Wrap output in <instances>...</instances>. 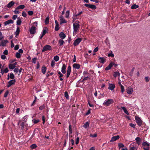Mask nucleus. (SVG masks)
Masks as SVG:
<instances>
[{"label":"nucleus","instance_id":"56","mask_svg":"<svg viewBox=\"0 0 150 150\" xmlns=\"http://www.w3.org/2000/svg\"><path fill=\"white\" fill-rule=\"evenodd\" d=\"M121 92L122 93H123L125 91L124 87L123 86H121Z\"/></svg>","mask_w":150,"mask_h":150},{"label":"nucleus","instance_id":"34","mask_svg":"<svg viewBox=\"0 0 150 150\" xmlns=\"http://www.w3.org/2000/svg\"><path fill=\"white\" fill-rule=\"evenodd\" d=\"M45 22L46 24H47L49 23V17L48 16L47 17L45 18Z\"/></svg>","mask_w":150,"mask_h":150},{"label":"nucleus","instance_id":"48","mask_svg":"<svg viewBox=\"0 0 150 150\" xmlns=\"http://www.w3.org/2000/svg\"><path fill=\"white\" fill-rule=\"evenodd\" d=\"M22 15L23 17H25L27 16V14L25 12L23 11L22 13Z\"/></svg>","mask_w":150,"mask_h":150},{"label":"nucleus","instance_id":"58","mask_svg":"<svg viewBox=\"0 0 150 150\" xmlns=\"http://www.w3.org/2000/svg\"><path fill=\"white\" fill-rule=\"evenodd\" d=\"M42 123L44 124L45 123V116L44 115L42 116Z\"/></svg>","mask_w":150,"mask_h":150},{"label":"nucleus","instance_id":"11","mask_svg":"<svg viewBox=\"0 0 150 150\" xmlns=\"http://www.w3.org/2000/svg\"><path fill=\"white\" fill-rule=\"evenodd\" d=\"M115 87V85L112 83H109L108 88L111 91L113 90Z\"/></svg>","mask_w":150,"mask_h":150},{"label":"nucleus","instance_id":"49","mask_svg":"<svg viewBox=\"0 0 150 150\" xmlns=\"http://www.w3.org/2000/svg\"><path fill=\"white\" fill-rule=\"evenodd\" d=\"M18 10V9H17L16 8L15 9V10L14 11V13L16 14H18L19 13V12Z\"/></svg>","mask_w":150,"mask_h":150},{"label":"nucleus","instance_id":"16","mask_svg":"<svg viewBox=\"0 0 150 150\" xmlns=\"http://www.w3.org/2000/svg\"><path fill=\"white\" fill-rule=\"evenodd\" d=\"M119 136L118 135L113 137H112L110 142H114L117 139H118L119 138Z\"/></svg>","mask_w":150,"mask_h":150},{"label":"nucleus","instance_id":"6","mask_svg":"<svg viewBox=\"0 0 150 150\" xmlns=\"http://www.w3.org/2000/svg\"><path fill=\"white\" fill-rule=\"evenodd\" d=\"M84 6L86 7L91 8L93 10H95L96 8V6L93 5L85 4H84Z\"/></svg>","mask_w":150,"mask_h":150},{"label":"nucleus","instance_id":"23","mask_svg":"<svg viewBox=\"0 0 150 150\" xmlns=\"http://www.w3.org/2000/svg\"><path fill=\"white\" fill-rule=\"evenodd\" d=\"M47 70V68L45 66H42L41 69V71L42 73L43 74H45Z\"/></svg>","mask_w":150,"mask_h":150},{"label":"nucleus","instance_id":"60","mask_svg":"<svg viewBox=\"0 0 150 150\" xmlns=\"http://www.w3.org/2000/svg\"><path fill=\"white\" fill-rule=\"evenodd\" d=\"M47 33V31L46 30H44L42 32V34L43 35H45L46 33Z\"/></svg>","mask_w":150,"mask_h":150},{"label":"nucleus","instance_id":"10","mask_svg":"<svg viewBox=\"0 0 150 150\" xmlns=\"http://www.w3.org/2000/svg\"><path fill=\"white\" fill-rule=\"evenodd\" d=\"M16 62L13 64H10L8 65L9 68L11 69H13L16 67V65L17 64Z\"/></svg>","mask_w":150,"mask_h":150},{"label":"nucleus","instance_id":"26","mask_svg":"<svg viewBox=\"0 0 150 150\" xmlns=\"http://www.w3.org/2000/svg\"><path fill=\"white\" fill-rule=\"evenodd\" d=\"M72 18L73 21V22H74L76 20L78 19L79 18H78L77 15H76V14L75 13L73 14Z\"/></svg>","mask_w":150,"mask_h":150},{"label":"nucleus","instance_id":"21","mask_svg":"<svg viewBox=\"0 0 150 150\" xmlns=\"http://www.w3.org/2000/svg\"><path fill=\"white\" fill-rule=\"evenodd\" d=\"M105 42L106 44V45H107L108 46H110V43L109 42V41L108 39V37H106L105 40Z\"/></svg>","mask_w":150,"mask_h":150},{"label":"nucleus","instance_id":"40","mask_svg":"<svg viewBox=\"0 0 150 150\" xmlns=\"http://www.w3.org/2000/svg\"><path fill=\"white\" fill-rule=\"evenodd\" d=\"M37 147V145L35 144H33L31 145L30 147L31 149H34L36 148Z\"/></svg>","mask_w":150,"mask_h":150},{"label":"nucleus","instance_id":"59","mask_svg":"<svg viewBox=\"0 0 150 150\" xmlns=\"http://www.w3.org/2000/svg\"><path fill=\"white\" fill-rule=\"evenodd\" d=\"M28 116L27 115H26L23 118V119L24 120V121H25L28 119Z\"/></svg>","mask_w":150,"mask_h":150},{"label":"nucleus","instance_id":"30","mask_svg":"<svg viewBox=\"0 0 150 150\" xmlns=\"http://www.w3.org/2000/svg\"><path fill=\"white\" fill-rule=\"evenodd\" d=\"M120 73L117 71L115 72H114V74L113 76L115 77H116L117 76H120Z\"/></svg>","mask_w":150,"mask_h":150},{"label":"nucleus","instance_id":"54","mask_svg":"<svg viewBox=\"0 0 150 150\" xmlns=\"http://www.w3.org/2000/svg\"><path fill=\"white\" fill-rule=\"evenodd\" d=\"M55 23L56 26L55 28H59V24L57 21H55Z\"/></svg>","mask_w":150,"mask_h":150},{"label":"nucleus","instance_id":"13","mask_svg":"<svg viewBox=\"0 0 150 150\" xmlns=\"http://www.w3.org/2000/svg\"><path fill=\"white\" fill-rule=\"evenodd\" d=\"M66 66L64 64H63L62 65L61 68V72L63 74H64L66 73Z\"/></svg>","mask_w":150,"mask_h":150},{"label":"nucleus","instance_id":"9","mask_svg":"<svg viewBox=\"0 0 150 150\" xmlns=\"http://www.w3.org/2000/svg\"><path fill=\"white\" fill-rule=\"evenodd\" d=\"M99 62L101 63L104 64L106 62V59L103 57H98Z\"/></svg>","mask_w":150,"mask_h":150},{"label":"nucleus","instance_id":"61","mask_svg":"<svg viewBox=\"0 0 150 150\" xmlns=\"http://www.w3.org/2000/svg\"><path fill=\"white\" fill-rule=\"evenodd\" d=\"M113 65H114V63L112 62H111L109 64L108 66L109 67H110V68H111L113 66Z\"/></svg>","mask_w":150,"mask_h":150},{"label":"nucleus","instance_id":"4","mask_svg":"<svg viewBox=\"0 0 150 150\" xmlns=\"http://www.w3.org/2000/svg\"><path fill=\"white\" fill-rule=\"evenodd\" d=\"M135 118L138 125L139 126H141L142 124V122L140 118L139 117L136 116L135 117Z\"/></svg>","mask_w":150,"mask_h":150},{"label":"nucleus","instance_id":"55","mask_svg":"<svg viewBox=\"0 0 150 150\" xmlns=\"http://www.w3.org/2000/svg\"><path fill=\"white\" fill-rule=\"evenodd\" d=\"M79 137H77L76 138V144H77L79 143Z\"/></svg>","mask_w":150,"mask_h":150},{"label":"nucleus","instance_id":"15","mask_svg":"<svg viewBox=\"0 0 150 150\" xmlns=\"http://www.w3.org/2000/svg\"><path fill=\"white\" fill-rule=\"evenodd\" d=\"M80 67V64L77 63H74L73 64V68L76 69H79Z\"/></svg>","mask_w":150,"mask_h":150},{"label":"nucleus","instance_id":"20","mask_svg":"<svg viewBox=\"0 0 150 150\" xmlns=\"http://www.w3.org/2000/svg\"><path fill=\"white\" fill-rule=\"evenodd\" d=\"M135 140L138 145H139L141 144V139L139 137H136Z\"/></svg>","mask_w":150,"mask_h":150},{"label":"nucleus","instance_id":"3","mask_svg":"<svg viewBox=\"0 0 150 150\" xmlns=\"http://www.w3.org/2000/svg\"><path fill=\"white\" fill-rule=\"evenodd\" d=\"M16 80L15 79H12L9 81L7 83V86L8 88H9L12 85L15 84L16 82Z\"/></svg>","mask_w":150,"mask_h":150},{"label":"nucleus","instance_id":"27","mask_svg":"<svg viewBox=\"0 0 150 150\" xmlns=\"http://www.w3.org/2000/svg\"><path fill=\"white\" fill-rule=\"evenodd\" d=\"M89 124L88 122H87L84 124L83 127L84 128L86 129L89 126Z\"/></svg>","mask_w":150,"mask_h":150},{"label":"nucleus","instance_id":"18","mask_svg":"<svg viewBox=\"0 0 150 150\" xmlns=\"http://www.w3.org/2000/svg\"><path fill=\"white\" fill-rule=\"evenodd\" d=\"M59 36L62 39H63L66 37V35L63 32H61L59 34Z\"/></svg>","mask_w":150,"mask_h":150},{"label":"nucleus","instance_id":"22","mask_svg":"<svg viewBox=\"0 0 150 150\" xmlns=\"http://www.w3.org/2000/svg\"><path fill=\"white\" fill-rule=\"evenodd\" d=\"M121 109L123 110L124 112L127 115H129V113L127 110L124 107H122Z\"/></svg>","mask_w":150,"mask_h":150},{"label":"nucleus","instance_id":"7","mask_svg":"<svg viewBox=\"0 0 150 150\" xmlns=\"http://www.w3.org/2000/svg\"><path fill=\"white\" fill-rule=\"evenodd\" d=\"M82 39L81 38H78L76 39L74 41L73 43V45L75 46H76L79 45V43L81 42Z\"/></svg>","mask_w":150,"mask_h":150},{"label":"nucleus","instance_id":"52","mask_svg":"<svg viewBox=\"0 0 150 150\" xmlns=\"http://www.w3.org/2000/svg\"><path fill=\"white\" fill-rule=\"evenodd\" d=\"M1 58L2 59L4 60L6 59V56L2 54L1 56Z\"/></svg>","mask_w":150,"mask_h":150},{"label":"nucleus","instance_id":"5","mask_svg":"<svg viewBox=\"0 0 150 150\" xmlns=\"http://www.w3.org/2000/svg\"><path fill=\"white\" fill-rule=\"evenodd\" d=\"M126 90L127 93L129 94H131L133 91V88L130 86L128 87L126 89Z\"/></svg>","mask_w":150,"mask_h":150},{"label":"nucleus","instance_id":"46","mask_svg":"<svg viewBox=\"0 0 150 150\" xmlns=\"http://www.w3.org/2000/svg\"><path fill=\"white\" fill-rule=\"evenodd\" d=\"M28 14L29 16H32L33 14V12L32 11H28Z\"/></svg>","mask_w":150,"mask_h":150},{"label":"nucleus","instance_id":"63","mask_svg":"<svg viewBox=\"0 0 150 150\" xmlns=\"http://www.w3.org/2000/svg\"><path fill=\"white\" fill-rule=\"evenodd\" d=\"M58 73L59 75V78L62 77L63 76V75L60 71L58 72Z\"/></svg>","mask_w":150,"mask_h":150},{"label":"nucleus","instance_id":"62","mask_svg":"<svg viewBox=\"0 0 150 150\" xmlns=\"http://www.w3.org/2000/svg\"><path fill=\"white\" fill-rule=\"evenodd\" d=\"M90 137H96L97 136V135L96 134H90Z\"/></svg>","mask_w":150,"mask_h":150},{"label":"nucleus","instance_id":"57","mask_svg":"<svg viewBox=\"0 0 150 150\" xmlns=\"http://www.w3.org/2000/svg\"><path fill=\"white\" fill-rule=\"evenodd\" d=\"M19 71L18 68L17 67L16 68L14 69V71L15 73H17L18 72V71Z\"/></svg>","mask_w":150,"mask_h":150},{"label":"nucleus","instance_id":"64","mask_svg":"<svg viewBox=\"0 0 150 150\" xmlns=\"http://www.w3.org/2000/svg\"><path fill=\"white\" fill-rule=\"evenodd\" d=\"M19 48V46L18 45H16L14 47V49L15 50H18Z\"/></svg>","mask_w":150,"mask_h":150},{"label":"nucleus","instance_id":"45","mask_svg":"<svg viewBox=\"0 0 150 150\" xmlns=\"http://www.w3.org/2000/svg\"><path fill=\"white\" fill-rule=\"evenodd\" d=\"M118 146L119 148H123L124 146L123 144L121 143H120L118 144Z\"/></svg>","mask_w":150,"mask_h":150},{"label":"nucleus","instance_id":"12","mask_svg":"<svg viewBox=\"0 0 150 150\" xmlns=\"http://www.w3.org/2000/svg\"><path fill=\"white\" fill-rule=\"evenodd\" d=\"M59 18L60 21V23L61 24L67 23V21L62 16H60Z\"/></svg>","mask_w":150,"mask_h":150},{"label":"nucleus","instance_id":"42","mask_svg":"<svg viewBox=\"0 0 150 150\" xmlns=\"http://www.w3.org/2000/svg\"><path fill=\"white\" fill-rule=\"evenodd\" d=\"M142 145L143 146H149V144L147 143L146 142H144L142 143Z\"/></svg>","mask_w":150,"mask_h":150},{"label":"nucleus","instance_id":"44","mask_svg":"<svg viewBox=\"0 0 150 150\" xmlns=\"http://www.w3.org/2000/svg\"><path fill=\"white\" fill-rule=\"evenodd\" d=\"M55 64V62L54 60H52L51 62V65L52 67H54Z\"/></svg>","mask_w":150,"mask_h":150},{"label":"nucleus","instance_id":"17","mask_svg":"<svg viewBox=\"0 0 150 150\" xmlns=\"http://www.w3.org/2000/svg\"><path fill=\"white\" fill-rule=\"evenodd\" d=\"M13 23V21L12 20H8L4 23V24L5 26L8 25L10 23Z\"/></svg>","mask_w":150,"mask_h":150},{"label":"nucleus","instance_id":"38","mask_svg":"<svg viewBox=\"0 0 150 150\" xmlns=\"http://www.w3.org/2000/svg\"><path fill=\"white\" fill-rule=\"evenodd\" d=\"M64 96L66 98L69 99V97L68 94V93L67 91H66L64 93Z\"/></svg>","mask_w":150,"mask_h":150},{"label":"nucleus","instance_id":"2","mask_svg":"<svg viewBox=\"0 0 150 150\" xmlns=\"http://www.w3.org/2000/svg\"><path fill=\"white\" fill-rule=\"evenodd\" d=\"M52 50L51 47L49 45H46L43 48L42 51L43 52L46 51L50 50Z\"/></svg>","mask_w":150,"mask_h":150},{"label":"nucleus","instance_id":"19","mask_svg":"<svg viewBox=\"0 0 150 150\" xmlns=\"http://www.w3.org/2000/svg\"><path fill=\"white\" fill-rule=\"evenodd\" d=\"M14 2L13 1H11L7 5V7L8 8H11L14 5Z\"/></svg>","mask_w":150,"mask_h":150},{"label":"nucleus","instance_id":"29","mask_svg":"<svg viewBox=\"0 0 150 150\" xmlns=\"http://www.w3.org/2000/svg\"><path fill=\"white\" fill-rule=\"evenodd\" d=\"M64 43V41L62 39H61L59 40L58 43L59 45V46H61Z\"/></svg>","mask_w":150,"mask_h":150},{"label":"nucleus","instance_id":"28","mask_svg":"<svg viewBox=\"0 0 150 150\" xmlns=\"http://www.w3.org/2000/svg\"><path fill=\"white\" fill-rule=\"evenodd\" d=\"M29 31L31 34H34L36 32L35 29H30Z\"/></svg>","mask_w":150,"mask_h":150},{"label":"nucleus","instance_id":"43","mask_svg":"<svg viewBox=\"0 0 150 150\" xmlns=\"http://www.w3.org/2000/svg\"><path fill=\"white\" fill-rule=\"evenodd\" d=\"M9 76L10 79H13L14 78V76L13 74L12 73L10 74V75H9Z\"/></svg>","mask_w":150,"mask_h":150},{"label":"nucleus","instance_id":"25","mask_svg":"<svg viewBox=\"0 0 150 150\" xmlns=\"http://www.w3.org/2000/svg\"><path fill=\"white\" fill-rule=\"evenodd\" d=\"M21 22L22 21L20 18L19 17L18 18L16 22L17 25H20L21 24Z\"/></svg>","mask_w":150,"mask_h":150},{"label":"nucleus","instance_id":"31","mask_svg":"<svg viewBox=\"0 0 150 150\" xmlns=\"http://www.w3.org/2000/svg\"><path fill=\"white\" fill-rule=\"evenodd\" d=\"M25 8L24 5H21L18 6L17 7H16L17 9H23Z\"/></svg>","mask_w":150,"mask_h":150},{"label":"nucleus","instance_id":"32","mask_svg":"<svg viewBox=\"0 0 150 150\" xmlns=\"http://www.w3.org/2000/svg\"><path fill=\"white\" fill-rule=\"evenodd\" d=\"M139 7V6L137 5H136L135 4H134L132 5L131 7L132 9H135Z\"/></svg>","mask_w":150,"mask_h":150},{"label":"nucleus","instance_id":"39","mask_svg":"<svg viewBox=\"0 0 150 150\" xmlns=\"http://www.w3.org/2000/svg\"><path fill=\"white\" fill-rule=\"evenodd\" d=\"M134 68H133L131 70V71L129 73V75L130 76H132V75H133V71H134Z\"/></svg>","mask_w":150,"mask_h":150},{"label":"nucleus","instance_id":"50","mask_svg":"<svg viewBox=\"0 0 150 150\" xmlns=\"http://www.w3.org/2000/svg\"><path fill=\"white\" fill-rule=\"evenodd\" d=\"M37 59V58L36 57L33 58L32 60V63H33L34 64H35L36 63V61Z\"/></svg>","mask_w":150,"mask_h":150},{"label":"nucleus","instance_id":"35","mask_svg":"<svg viewBox=\"0 0 150 150\" xmlns=\"http://www.w3.org/2000/svg\"><path fill=\"white\" fill-rule=\"evenodd\" d=\"M69 134H71L72 133V129L71 126V125H69Z\"/></svg>","mask_w":150,"mask_h":150},{"label":"nucleus","instance_id":"33","mask_svg":"<svg viewBox=\"0 0 150 150\" xmlns=\"http://www.w3.org/2000/svg\"><path fill=\"white\" fill-rule=\"evenodd\" d=\"M70 11L69 10L67 11L65 13V17L68 18L69 17V15Z\"/></svg>","mask_w":150,"mask_h":150},{"label":"nucleus","instance_id":"51","mask_svg":"<svg viewBox=\"0 0 150 150\" xmlns=\"http://www.w3.org/2000/svg\"><path fill=\"white\" fill-rule=\"evenodd\" d=\"M78 29H74V32H73V35L75 36L76 35V32L78 30Z\"/></svg>","mask_w":150,"mask_h":150},{"label":"nucleus","instance_id":"14","mask_svg":"<svg viewBox=\"0 0 150 150\" xmlns=\"http://www.w3.org/2000/svg\"><path fill=\"white\" fill-rule=\"evenodd\" d=\"M79 22L78 21H76L73 24L74 28H78L79 26Z\"/></svg>","mask_w":150,"mask_h":150},{"label":"nucleus","instance_id":"41","mask_svg":"<svg viewBox=\"0 0 150 150\" xmlns=\"http://www.w3.org/2000/svg\"><path fill=\"white\" fill-rule=\"evenodd\" d=\"M16 57L18 58H20L21 57V55L18 52H17L16 54Z\"/></svg>","mask_w":150,"mask_h":150},{"label":"nucleus","instance_id":"1","mask_svg":"<svg viewBox=\"0 0 150 150\" xmlns=\"http://www.w3.org/2000/svg\"><path fill=\"white\" fill-rule=\"evenodd\" d=\"M114 102L113 100L112 99H109L105 100L103 103V105L105 106H108L112 103Z\"/></svg>","mask_w":150,"mask_h":150},{"label":"nucleus","instance_id":"53","mask_svg":"<svg viewBox=\"0 0 150 150\" xmlns=\"http://www.w3.org/2000/svg\"><path fill=\"white\" fill-rule=\"evenodd\" d=\"M130 150H137V148L135 146L131 147L130 148Z\"/></svg>","mask_w":150,"mask_h":150},{"label":"nucleus","instance_id":"36","mask_svg":"<svg viewBox=\"0 0 150 150\" xmlns=\"http://www.w3.org/2000/svg\"><path fill=\"white\" fill-rule=\"evenodd\" d=\"M54 59L56 62H57L59 60V57L57 55L55 56L54 57Z\"/></svg>","mask_w":150,"mask_h":150},{"label":"nucleus","instance_id":"8","mask_svg":"<svg viewBox=\"0 0 150 150\" xmlns=\"http://www.w3.org/2000/svg\"><path fill=\"white\" fill-rule=\"evenodd\" d=\"M71 67L70 66H69L67 69V77L68 78L71 72Z\"/></svg>","mask_w":150,"mask_h":150},{"label":"nucleus","instance_id":"24","mask_svg":"<svg viewBox=\"0 0 150 150\" xmlns=\"http://www.w3.org/2000/svg\"><path fill=\"white\" fill-rule=\"evenodd\" d=\"M38 25V22L35 21L32 24V26L30 28H36Z\"/></svg>","mask_w":150,"mask_h":150},{"label":"nucleus","instance_id":"37","mask_svg":"<svg viewBox=\"0 0 150 150\" xmlns=\"http://www.w3.org/2000/svg\"><path fill=\"white\" fill-rule=\"evenodd\" d=\"M20 32V29H17L16 30L15 32L16 37H17V36L19 35Z\"/></svg>","mask_w":150,"mask_h":150},{"label":"nucleus","instance_id":"47","mask_svg":"<svg viewBox=\"0 0 150 150\" xmlns=\"http://www.w3.org/2000/svg\"><path fill=\"white\" fill-rule=\"evenodd\" d=\"M45 107L44 105H43L39 108V109L40 110H42L45 108Z\"/></svg>","mask_w":150,"mask_h":150}]
</instances>
